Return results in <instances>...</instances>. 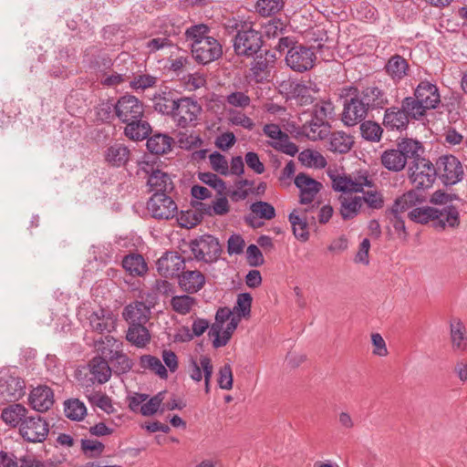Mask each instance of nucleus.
Wrapping results in <instances>:
<instances>
[{
	"label": "nucleus",
	"mask_w": 467,
	"mask_h": 467,
	"mask_svg": "<svg viewBox=\"0 0 467 467\" xmlns=\"http://www.w3.org/2000/svg\"><path fill=\"white\" fill-rule=\"evenodd\" d=\"M28 401L33 410L45 412L54 404V392L46 385L38 386L30 391Z\"/></svg>",
	"instance_id": "b1692460"
},
{
	"label": "nucleus",
	"mask_w": 467,
	"mask_h": 467,
	"mask_svg": "<svg viewBox=\"0 0 467 467\" xmlns=\"http://www.w3.org/2000/svg\"><path fill=\"white\" fill-rule=\"evenodd\" d=\"M26 393L25 380L17 374L16 368L0 369V396L6 401L19 400Z\"/></svg>",
	"instance_id": "423d86ee"
},
{
	"label": "nucleus",
	"mask_w": 467,
	"mask_h": 467,
	"mask_svg": "<svg viewBox=\"0 0 467 467\" xmlns=\"http://www.w3.org/2000/svg\"><path fill=\"white\" fill-rule=\"evenodd\" d=\"M461 224L460 211L455 205H447L437 208L434 227L437 229H457Z\"/></svg>",
	"instance_id": "393cba45"
},
{
	"label": "nucleus",
	"mask_w": 467,
	"mask_h": 467,
	"mask_svg": "<svg viewBox=\"0 0 467 467\" xmlns=\"http://www.w3.org/2000/svg\"><path fill=\"white\" fill-rule=\"evenodd\" d=\"M332 188L343 193L364 192V187L374 186L372 179L367 171H359L355 175H330Z\"/></svg>",
	"instance_id": "6e6552de"
},
{
	"label": "nucleus",
	"mask_w": 467,
	"mask_h": 467,
	"mask_svg": "<svg viewBox=\"0 0 467 467\" xmlns=\"http://www.w3.org/2000/svg\"><path fill=\"white\" fill-rule=\"evenodd\" d=\"M329 131L330 125L328 121H322L312 117L308 122L301 127L298 134L315 141L325 139Z\"/></svg>",
	"instance_id": "7c9ffc66"
},
{
	"label": "nucleus",
	"mask_w": 467,
	"mask_h": 467,
	"mask_svg": "<svg viewBox=\"0 0 467 467\" xmlns=\"http://www.w3.org/2000/svg\"><path fill=\"white\" fill-rule=\"evenodd\" d=\"M342 98H344L342 121L347 126H355L360 123L368 115V109L360 101L358 95L352 92L348 87L344 88Z\"/></svg>",
	"instance_id": "1a4fd4ad"
},
{
	"label": "nucleus",
	"mask_w": 467,
	"mask_h": 467,
	"mask_svg": "<svg viewBox=\"0 0 467 467\" xmlns=\"http://www.w3.org/2000/svg\"><path fill=\"white\" fill-rule=\"evenodd\" d=\"M210 32V28L205 24H197L191 26L185 30V37L187 41H190L191 44H195L198 41H202L210 37L208 33Z\"/></svg>",
	"instance_id": "052dcab7"
},
{
	"label": "nucleus",
	"mask_w": 467,
	"mask_h": 467,
	"mask_svg": "<svg viewBox=\"0 0 467 467\" xmlns=\"http://www.w3.org/2000/svg\"><path fill=\"white\" fill-rule=\"evenodd\" d=\"M189 246L194 258L205 263L215 262L222 251L218 239L211 234H204L192 240Z\"/></svg>",
	"instance_id": "9d476101"
},
{
	"label": "nucleus",
	"mask_w": 467,
	"mask_h": 467,
	"mask_svg": "<svg viewBox=\"0 0 467 467\" xmlns=\"http://www.w3.org/2000/svg\"><path fill=\"white\" fill-rule=\"evenodd\" d=\"M88 320L92 331L99 334L110 333L116 327L117 317L109 308L100 307L92 311Z\"/></svg>",
	"instance_id": "412c9836"
},
{
	"label": "nucleus",
	"mask_w": 467,
	"mask_h": 467,
	"mask_svg": "<svg viewBox=\"0 0 467 467\" xmlns=\"http://www.w3.org/2000/svg\"><path fill=\"white\" fill-rule=\"evenodd\" d=\"M130 150L122 144H114L108 148L106 151V160L113 166L120 167L129 160Z\"/></svg>",
	"instance_id": "49530a36"
},
{
	"label": "nucleus",
	"mask_w": 467,
	"mask_h": 467,
	"mask_svg": "<svg viewBox=\"0 0 467 467\" xmlns=\"http://www.w3.org/2000/svg\"><path fill=\"white\" fill-rule=\"evenodd\" d=\"M437 176L446 185H454L463 178L461 161L453 155H442L436 161Z\"/></svg>",
	"instance_id": "f8f14e48"
},
{
	"label": "nucleus",
	"mask_w": 467,
	"mask_h": 467,
	"mask_svg": "<svg viewBox=\"0 0 467 467\" xmlns=\"http://www.w3.org/2000/svg\"><path fill=\"white\" fill-rule=\"evenodd\" d=\"M27 409L20 403H13L2 410L1 419L10 427L21 428L22 423L27 419Z\"/></svg>",
	"instance_id": "2f4dec72"
},
{
	"label": "nucleus",
	"mask_w": 467,
	"mask_h": 467,
	"mask_svg": "<svg viewBox=\"0 0 467 467\" xmlns=\"http://www.w3.org/2000/svg\"><path fill=\"white\" fill-rule=\"evenodd\" d=\"M185 266V260L177 252H166L157 261L158 273L164 277L179 275Z\"/></svg>",
	"instance_id": "4be33fe9"
},
{
	"label": "nucleus",
	"mask_w": 467,
	"mask_h": 467,
	"mask_svg": "<svg viewBox=\"0 0 467 467\" xmlns=\"http://www.w3.org/2000/svg\"><path fill=\"white\" fill-rule=\"evenodd\" d=\"M77 66V55L73 48L64 47L58 51L50 75L56 78H67Z\"/></svg>",
	"instance_id": "6ab92c4d"
},
{
	"label": "nucleus",
	"mask_w": 467,
	"mask_h": 467,
	"mask_svg": "<svg viewBox=\"0 0 467 467\" xmlns=\"http://www.w3.org/2000/svg\"><path fill=\"white\" fill-rule=\"evenodd\" d=\"M263 131L265 136L271 139L269 145L275 150L289 156H295L297 153V146L290 141L289 136L282 131L279 125L275 123L265 124L263 128Z\"/></svg>",
	"instance_id": "dca6fc26"
},
{
	"label": "nucleus",
	"mask_w": 467,
	"mask_h": 467,
	"mask_svg": "<svg viewBox=\"0 0 467 467\" xmlns=\"http://www.w3.org/2000/svg\"><path fill=\"white\" fill-rule=\"evenodd\" d=\"M192 57L202 65L218 59L222 54V46L214 37H208L195 44H191Z\"/></svg>",
	"instance_id": "f3484780"
},
{
	"label": "nucleus",
	"mask_w": 467,
	"mask_h": 467,
	"mask_svg": "<svg viewBox=\"0 0 467 467\" xmlns=\"http://www.w3.org/2000/svg\"><path fill=\"white\" fill-rule=\"evenodd\" d=\"M317 59L316 54L311 47L302 45L290 47L285 56L286 65L294 71L305 72L311 69Z\"/></svg>",
	"instance_id": "ddd939ff"
},
{
	"label": "nucleus",
	"mask_w": 467,
	"mask_h": 467,
	"mask_svg": "<svg viewBox=\"0 0 467 467\" xmlns=\"http://www.w3.org/2000/svg\"><path fill=\"white\" fill-rule=\"evenodd\" d=\"M334 115V105L330 99H321L314 105L312 117L322 121H327Z\"/></svg>",
	"instance_id": "bf43d9fd"
},
{
	"label": "nucleus",
	"mask_w": 467,
	"mask_h": 467,
	"mask_svg": "<svg viewBox=\"0 0 467 467\" xmlns=\"http://www.w3.org/2000/svg\"><path fill=\"white\" fill-rule=\"evenodd\" d=\"M147 209L153 218L159 220H168L177 213L174 201L163 192L153 193L147 202Z\"/></svg>",
	"instance_id": "2eb2a0df"
},
{
	"label": "nucleus",
	"mask_w": 467,
	"mask_h": 467,
	"mask_svg": "<svg viewBox=\"0 0 467 467\" xmlns=\"http://www.w3.org/2000/svg\"><path fill=\"white\" fill-rule=\"evenodd\" d=\"M354 144L353 137L344 131H334L328 140V150L333 152L346 153Z\"/></svg>",
	"instance_id": "4c0bfd02"
},
{
	"label": "nucleus",
	"mask_w": 467,
	"mask_h": 467,
	"mask_svg": "<svg viewBox=\"0 0 467 467\" xmlns=\"http://www.w3.org/2000/svg\"><path fill=\"white\" fill-rule=\"evenodd\" d=\"M150 313V308L145 303L136 301L125 306L122 316L130 324H146Z\"/></svg>",
	"instance_id": "473e14b6"
},
{
	"label": "nucleus",
	"mask_w": 467,
	"mask_h": 467,
	"mask_svg": "<svg viewBox=\"0 0 467 467\" xmlns=\"http://www.w3.org/2000/svg\"><path fill=\"white\" fill-rule=\"evenodd\" d=\"M234 316V311L227 307H219L215 314V323L212 326L209 336L213 337V343L216 338L221 339L223 337V331L224 330L223 325L226 321L231 320Z\"/></svg>",
	"instance_id": "c03bdc74"
},
{
	"label": "nucleus",
	"mask_w": 467,
	"mask_h": 467,
	"mask_svg": "<svg viewBox=\"0 0 467 467\" xmlns=\"http://www.w3.org/2000/svg\"><path fill=\"white\" fill-rule=\"evenodd\" d=\"M104 444L97 440L81 439V450L90 458L99 457L104 451Z\"/></svg>",
	"instance_id": "69168bd1"
},
{
	"label": "nucleus",
	"mask_w": 467,
	"mask_h": 467,
	"mask_svg": "<svg viewBox=\"0 0 467 467\" xmlns=\"http://www.w3.org/2000/svg\"><path fill=\"white\" fill-rule=\"evenodd\" d=\"M424 200L425 198L421 193L410 190L395 200L389 213H402L410 211L416 208L418 204L422 203Z\"/></svg>",
	"instance_id": "c756f323"
},
{
	"label": "nucleus",
	"mask_w": 467,
	"mask_h": 467,
	"mask_svg": "<svg viewBox=\"0 0 467 467\" xmlns=\"http://www.w3.org/2000/svg\"><path fill=\"white\" fill-rule=\"evenodd\" d=\"M97 48L90 47L87 48L83 55V63L86 64L91 69L100 70L110 68L112 66L111 58L107 55H97Z\"/></svg>",
	"instance_id": "58836bf2"
},
{
	"label": "nucleus",
	"mask_w": 467,
	"mask_h": 467,
	"mask_svg": "<svg viewBox=\"0 0 467 467\" xmlns=\"http://www.w3.org/2000/svg\"><path fill=\"white\" fill-rule=\"evenodd\" d=\"M143 103L133 95H124L115 102L116 118L122 123L142 118Z\"/></svg>",
	"instance_id": "4468645a"
},
{
	"label": "nucleus",
	"mask_w": 467,
	"mask_h": 467,
	"mask_svg": "<svg viewBox=\"0 0 467 467\" xmlns=\"http://www.w3.org/2000/svg\"><path fill=\"white\" fill-rule=\"evenodd\" d=\"M281 92L286 95L288 99H295L300 105H309L315 100V94L319 91L315 84L303 81L287 80L280 85Z\"/></svg>",
	"instance_id": "9b49d317"
},
{
	"label": "nucleus",
	"mask_w": 467,
	"mask_h": 467,
	"mask_svg": "<svg viewBox=\"0 0 467 467\" xmlns=\"http://www.w3.org/2000/svg\"><path fill=\"white\" fill-rule=\"evenodd\" d=\"M413 97H406L402 100V107L416 120L421 119L427 110L436 109L441 102L438 87L427 80L420 81L414 90Z\"/></svg>",
	"instance_id": "f257e3e1"
},
{
	"label": "nucleus",
	"mask_w": 467,
	"mask_h": 467,
	"mask_svg": "<svg viewBox=\"0 0 467 467\" xmlns=\"http://www.w3.org/2000/svg\"><path fill=\"white\" fill-rule=\"evenodd\" d=\"M88 369L92 379L99 384L108 382L112 374V368L102 357L96 356L88 363Z\"/></svg>",
	"instance_id": "72a5a7b5"
},
{
	"label": "nucleus",
	"mask_w": 467,
	"mask_h": 467,
	"mask_svg": "<svg viewBox=\"0 0 467 467\" xmlns=\"http://www.w3.org/2000/svg\"><path fill=\"white\" fill-rule=\"evenodd\" d=\"M298 159L305 166L317 169H323L327 164L326 158L320 152L312 150H304L299 153Z\"/></svg>",
	"instance_id": "603ef678"
},
{
	"label": "nucleus",
	"mask_w": 467,
	"mask_h": 467,
	"mask_svg": "<svg viewBox=\"0 0 467 467\" xmlns=\"http://www.w3.org/2000/svg\"><path fill=\"white\" fill-rule=\"evenodd\" d=\"M437 177V171L432 162L421 157H414L409 167V178L417 190L431 188Z\"/></svg>",
	"instance_id": "39448f33"
},
{
	"label": "nucleus",
	"mask_w": 467,
	"mask_h": 467,
	"mask_svg": "<svg viewBox=\"0 0 467 467\" xmlns=\"http://www.w3.org/2000/svg\"><path fill=\"white\" fill-rule=\"evenodd\" d=\"M283 5V0H258L256 9L261 16H270L278 13Z\"/></svg>",
	"instance_id": "0e129e2a"
},
{
	"label": "nucleus",
	"mask_w": 467,
	"mask_h": 467,
	"mask_svg": "<svg viewBox=\"0 0 467 467\" xmlns=\"http://www.w3.org/2000/svg\"><path fill=\"white\" fill-rule=\"evenodd\" d=\"M408 216L417 223L425 224L431 221L434 223L437 216V208L430 206L416 207L409 212Z\"/></svg>",
	"instance_id": "3c124183"
},
{
	"label": "nucleus",
	"mask_w": 467,
	"mask_h": 467,
	"mask_svg": "<svg viewBox=\"0 0 467 467\" xmlns=\"http://www.w3.org/2000/svg\"><path fill=\"white\" fill-rule=\"evenodd\" d=\"M360 133L363 139L372 142L380 140L383 130L377 122L367 120L360 124Z\"/></svg>",
	"instance_id": "4d7b16f0"
},
{
	"label": "nucleus",
	"mask_w": 467,
	"mask_h": 467,
	"mask_svg": "<svg viewBox=\"0 0 467 467\" xmlns=\"http://www.w3.org/2000/svg\"><path fill=\"white\" fill-rule=\"evenodd\" d=\"M250 210L259 219L271 220L275 217V209L269 202L259 201L253 202Z\"/></svg>",
	"instance_id": "e2e57ef3"
},
{
	"label": "nucleus",
	"mask_w": 467,
	"mask_h": 467,
	"mask_svg": "<svg viewBox=\"0 0 467 467\" xmlns=\"http://www.w3.org/2000/svg\"><path fill=\"white\" fill-rule=\"evenodd\" d=\"M202 111V106L194 98L180 97L171 119L180 129L192 128L197 126Z\"/></svg>",
	"instance_id": "20e7f679"
},
{
	"label": "nucleus",
	"mask_w": 467,
	"mask_h": 467,
	"mask_svg": "<svg viewBox=\"0 0 467 467\" xmlns=\"http://www.w3.org/2000/svg\"><path fill=\"white\" fill-rule=\"evenodd\" d=\"M140 366L143 369H149L156 373L161 379L168 378V371L161 359L151 355H142L140 358Z\"/></svg>",
	"instance_id": "8fccbe9b"
},
{
	"label": "nucleus",
	"mask_w": 467,
	"mask_h": 467,
	"mask_svg": "<svg viewBox=\"0 0 467 467\" xmlns=\"http://www.w3.org/2000/svg\"><path fill=\"white\" fill-rule=\"evenodd\" d=\"M97 120L100 122H110L115 115V103L111 100H102L95 107Z\"/></svg>",
	"instance_id": "13d9d810"
},
{
	"label": "nucleus",
	"mask_w": 467,
	"mask_h": 467,
	"mask_svg": "<svg viewBox=\"0 0 467 467\" xmlns=\"http://www.w3.org/2000/svg\"><path fill=\"white\" fill-rule=\"evenodd\" d=\"M95 348L99 357H102L110 361L123 348L122 341L114 338L111 336H105L95 343Z\"/></svg>",
	"instance_id": "f704fd0d"
},
{
	"label": "nucleus",
	"mask_w": 467,
	"mask_h": 467,
	"mask_svg": "<svg viewBox=\"0 0 467 467\" xmlns=\"http://www.w3.org/2000/svg\"><path fill=\"white\" fill-rule=\"evenodd\" d=\"M19 432L30 442H41L49 432L48 423L40 416H28L19 428Z\"/></svg>",
	"instance_id": "a211bd4d"
},
{
	"label": "nucleus",
	"mask_w": 467,
	"mask_h": 467,
	"mask_svg": "<svg viewBox=\"0 0 467 467\" xmlns=\"http://www.w3.org/2000/svg\"><path fill=\"white\" fill-rule=\"evenodd\" d=\"M122 266L132 276H141L148 270L144 258L138 254L126 255L122 260Z\"/></svg>",
	"instance_id": "37998d69"
},
{
	"label": "nucleus",
	"mask_w": 467,
	"mask_h": 467,
	"mask_svg": "<svg viewBox=\"0 0 467 467\" xmlns=\"http://www.w3.org/2000/svg\"><path fill=\"white\" fill-rule=\"evenodd\" d=\"M205 284V277L198 270H188L182 272L179 276L180 286L188 293H196L201 290Z\"/></svg>",
	"instance_id": "c9c22d12"
},
{
	"label": "nucleus",
	"mask_w": 467,
	"mask_h": 467,
	"mask_svg": "<svg viewBox=\"0 0 467 467\" xmlns=\"http://www.w3.org/2000/svg\"><path fill=\"white\" fill-rule=\"evenodd\" d=\"M65 415L72 420H81L87 413L86 406L78 399L68 400L65 402Z\"/></svg>",
	"instance_id": "6e6d98bb"
},
{
	"label": "nucleus",
	"mask_w": 467,
	"mask_h": 467,
	"mask_svg": "<svg viewBox=\"0 0 467 467\" xmlns=\"http://www.w3.org/2000/svg\"><path fill=\"white\" fill-rule=\"evenodd\" d=\"M198 178L202 182L213 187L219 193H222L226 188L224 182L214 173L200 172Z\"/></svg>",
	"instance_id": "774afa93"
},
{
	"label": "nucleus",
	"mask_w": 467,
	"mask_h": 467,
	"mask_svg": "<svg viewBox=\"0 0 467 467\" xmlns=\"http://www.w3.org/2000/svg\"><path fill=\"white\" fill-rule=\"evenodd\" d=\"M295 185L300 191V203H311L317 194L320 192L322 184L308 176L306 173L300 172L295 178Z\"/></svg>",
	"instance_id": "5701e85b"
},
{
	"label": "nucleus",
	"mask_w": 467,
	"mask_h": 467,
	"mask_svg": "<svg viewBox=\"0 0 467 467\" xmlns=\"http://www.w3.org/2000/svg\"><path fill=\"white\" fill-rule=\"evenodd\" d=\"M262 45V34L247 25L237 30L234 39V49L238 56L254 57Z\"/></svg>",
	"instance_id": "0eeeda50"
},
{
	"label": "nucleus",
	"mask_w": 467,
	"mask_h": 467,
	"mask_svg": "<svg viewBox=\"0 0 467 467\" xmlns=\"http://www.w3.org/2000/svg\"><path fill=\"white\" fill-rule=\"evenodd\" d=\"M147 172L149 173L147 185L150 192H153L154 193L163 192L167 194V192L173 190V182L168 173L159 169L154 170L153 168H151L150 172L149 171H147Z\"/></svg>",
	"instance_id": "c85d7f7f"
},
{
	"label": "nucleus",
	"mask_w": 467,
	"mask_h": 467,
	"mask_svg": "<svg viewBox=\"0 0 467 467\" xmlns=\"http://www.w3.org/2000/svg\"><path fill=\"white\" fill-rule=\"evenodd\" d=\"M110 362L114 372L118 375L128 373L133 367L132 360L123 352V348Z\"/></svg>",
	"instance_id": "680f3d73"
},
{
	"label": "nucleus",
	"mask_w": 467,
	"mask_h": 467,
	"mask_svg": "<svg viewBox=\"0 0 467 467\" xmlns=\"http://www.w3.org/2000/svg\"><path fill=\"white\" fill-rule=\"evenodd\" d=\"M196 304V299L188 295L174 296L171 299L172 310L182 316L189 314Z\"/></svg>",
	"instance_id": "de8ad7c7"
},
{
	"label": "nucleus",
	"mask_w": 467,
	"mask_h": 467,
	"mask_svg": "<svg viewBox=\"0 0 467 467\" xmlns=\"http://www.w3.org/2000/svg\"><path fill=\"white\" fill-rule=\"evenodd\" d=\"M423 153V147L418 140L403 139L396 149H389L381 154V163L389 171H402L409 159L413 160L418 154Z\"/></svg>",
	"instance_id": "f03ea898"
},
{
	"label": "nucleus",
	"mask_w": 467,
	"mask_h": 467,
	"mask_svg": "<svg viewBox=\"0 0 467 467\" xmlns=\"http://www.w3.org/2000/svg\"><path fill=\"white\" fill-rule=\"evenodd\" d=\"M126 124L127 126L124 130V133L133 140H143L151 131L150 124L146 120H143L142 118L130 120Z\"/></svg>",
	"instance_id": "ea45409f"
},
{
	"label": "nucleus",
	"mask_w": 467,
	"mask_h": 467,
	"mask_svg": "<svg viewBox=\"0 0 467 467\" xmlns=\"http://www.w3.org/2000/svg\"><path fill=\"white\" fill-rule=\"evenodd\" d=\"M252 302L253 297L249 293L245 292L237 295L236 302L232 309L234 316L224 327L222 338H216V340L213 342V348H219L228 344L241 319L248 318L251 316Z\"/></svg>",
	"instance_id": "7ed1b4c3"
},
{
	"label": "nucleus",
	"mask_w": 467,
	"mask_h": 467,
	"mask_svg": "<svg viewBox=\"0 0 467 467\" xmlns=\"http://www.w3.org/2000/svg\"><path fill=\"white\" fill-rule=\"evenodd\" d=\"M144 325L145 324H130L127 331V340L138 348L145 347L150 340L149 330Z\"/></svg>",
	"instance_id": "a19ab883"
},
{
	"label": "nucleus",
	"mask_w": 467,
	"mask_h": 467,
	"mask_svg": "<svg viewBox=\"0 0 467 467\" xmlns=\"http://www.w3.org/2000/svg\"><path fill=\"white\" fill-rule=\"evenodd\" d=\"M179 98L174 91L167 88L161 89L153 97L154 109L162 115L171 117L179 102Z\"/></svg>",
	"instance_id": "bb28decb"
},
{
	"label": "nucleus",
	"mask_w": 467,
	"mask_h": 467,
	"mask_svg": "<svg viewBox=\"0 0 467 467\" xmlns=\"http://www.w3.org/2000/svg\"><path fill=\"white\" fill-rule=\"evenodd\" d=\"M452 348L456 351L467 350V336L464 324L459 318H453L450 324Z\"/></svg>",
	"instance_id": "e433bc0d"
},
{
	"label": "nucleus",
	"mask_w": 467,
	"mask_h": 467,
	"mask_svg": "<svg viewBox=\"0 0 467 467\" xmlns=\"http://www.w3.org/2000/svg\"><path fill=\"white\" fill-rule=\"evenodd\" d=\"M267 57H270L271 58L274 57V55L271 54L269 51H265V56L260 55L256 56L254 58V61L252 64L251 71L252 76L256 82H262L265 79V72L269 66V60Z\"/></svg>",
	"instance_id": "5fc2aeb1"
},
{
	"label": "nucleus",
	"mask_w": 467,
	"mask_h": 467,
	"mask_svg": "<svg viewBox=\"0 0 467 467\" xmlns=\"http://www.w3.org/2000/svg\"><path fill=\"white\" fill-rule=\"evenodd\" d=\"M288 220L292 225L295 237L302 242L309 238L308 223L306 215L301 216L296 211H293L288 215Z\"/></svg>",
	"instance_id": "a18cd8bd"
},
{
	"label": "nucleus",
	"mask_w": 467,
	"mask_h": 467,
	"mask_svg": "<svg viewBox=\"0 0 467 467\" xmlns=\"http://www.w3.org/2000/svg\"><path fill=\"white\" fill-rule=\"evenodd\" d=\"M173 42L168 36H157L146 42L145 47L150 54L156 53L165 48L172 47Z\"/></svg>",
	"instance_id": "338daca9"
},
{
	"label": "nucleus",
	"mask_w": 467,
	"mask_h": 467,
	"mask_svg": "<svg viewBox=\"0 0 467 467\" xmlns=\"http://www.w3.org/2000/svg\"><path fill=\"white\" fill-rule=\"evenodd\" d=\"M409 118L410 114L402 106L391 107L385 111L383 124L388 130L401 131L407 129Z\"/></svg>",
	"instance_id": "cd10ccee"
},
{
	"label": "nucleus",
	"mask_w": 467,
	"mask_h": 467,
	"mask_svg": "<svg viewBox=\"0 0 467 467\" xmlns=\"http://www.w3.org/2000/svg\"><path fill=\"white\" fill-rule=\"evenodd\" d=\"M358 96L363 105L369 110L382 109L389 100L386 93L377 86H368L359 89L358 87H349Z\"/></svg>",
	"instance_id": "aec40b11"
},
{
	"label": "nucleus",
	"mask_w": 467,
	"mask_h": 467,
	"mask_svg": "<svg viewBox=\"0 0 467 467\" xmlns=\"http://www.w3.org/2000/svg\"><path fill=\"white\" fill-rule=\"evenodd\" d=\"M147 149L153 154H163L171 150V138L165 134H155L147 140Z\"/></svg>",
	"instance_id": "09e8293b"
},
{
	"label": "nucleus",
	"mask_w": 467,
	"mask_h": 467,
	"mask_svg": "<svg viewBox=\"0 0 467 467\" xmlns=\"http://www.w3.org/2000/svg\"><path fill=\"white\" fill-rule=\"evenodd\" d=\"M213 367L212 360L207 356H201L199 362L192 360L190 377L195 382H200L202 378L205 383V392L210 391V381L213 375Z\"/></svg>",
	"instance_id": "a878e982"
},
{
	"label": "nucleus",
	"mask_w": 467,
	"mask_h": 467,
	"mask_svg": "<svg viewBox=\"0 0 467 467\" xmlns=\"http://www.w3.org/2000/svg\"><path fill=\"white\" fill-rule=\"evenodd\" d=\"M385 68L393 80H400L407 75L409 65L404 57L394 55L389 59Z\"/></svg>",
	"instance_id": "79ce46f5"
},
{
	"label": "nucleus",
	"mask_w": 467,
	"mask_h": 467,
	"mask_svg": "<svg viewBox=\"0 0 467 467\" xmlns=\"http://www.w3.org/2000/svg\"><path fill=\"white\" fill-rule=\"evenodd\" d=\"M362 206V198L355 196L351 198H344L341 201L340 214L344 220L354 218Z\"/></svg>",
	"instance_id": "864d4df0"
}]
</instances>
